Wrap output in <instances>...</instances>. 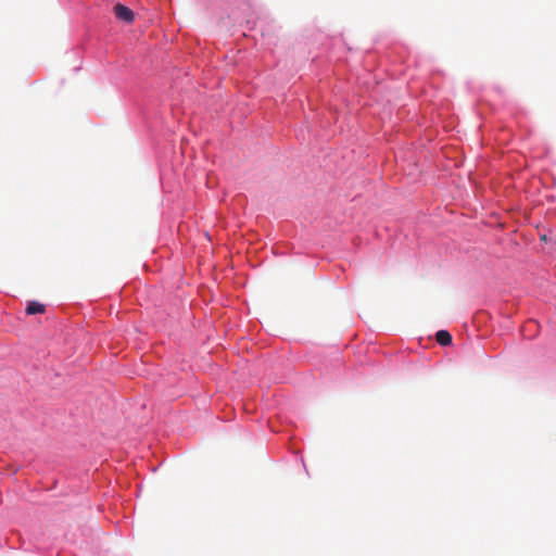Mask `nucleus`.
<instances>
[{
  "label": "nucleus",
  "mask_w": 556,
  "mask_h": 556,
  "mask_svg": "<svg viewBox=\"0 0 556 556\" xmlns=\"http://www.w3.org/2000/svg\"><path fill=\"white\" fill-rule=\"evenodd\" d=\"M113 12L116 18L127 24L132 23L135 20L134 12L124 4L117 3L116 5H114Z\"/></svg>",
  "instance_id": "nucleus-1"
},
{
  "label": "nucleus",
  "mask_w": 556,
  "mask_h": 556,
  "mask_svg": "<svg viewBox=\"0 0 556 556\" xmlns=\"http://www.w3.org/2000/svg\"><path fill=\"white\" fill-rule=\"evenodd\" d=\"M435 339L437 342L443 346L448 345L452 342V336L446 330H439L435 334Z\"/></svg>",
  "instance_id": "nucleus-2"
},
{
  "label": "nucleus",
  "mask_w": 556,
  "mask_h": 556,
  "mask_svg": "<svg viewBox=\"0 0 556 556\" xmlns=\"http://www.w3.org/2000/svg\"><path fill=\"white\" fill-rule=\"evenodd\" d=\"M45 312V305L39 302H29L26 308L28 315L42 314Z\"/></svg>",
  "instance_id": "nucleus-3"
},
{
  "label": "nucleus",
  "mask_w": 556,
  "mask_h": 556,
  "mask_svg": "<svg viewBox=\"0 0 556 556\" xmlns=\"http://www.w3.org/2000/svg\"><path fill=\"white\" fill-rule=\"evenodd\" d=\"M541 240H544V241H545V240H546V236H545V235H544V236H542V237H541Z\"/></svg>",
  "instance_id": "nucleus-4"
}]
</instances>
